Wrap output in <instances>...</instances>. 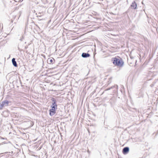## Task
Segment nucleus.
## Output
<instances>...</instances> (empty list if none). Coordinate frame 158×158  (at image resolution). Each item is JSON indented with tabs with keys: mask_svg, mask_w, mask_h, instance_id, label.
Listing matches in <instances>:
<instances>
[{
	"mask_svg": "<svg viewBox=\"0 0 158 158\" xmlns=\"http://www.w3.org/2000/svg\"><path fill=\"white\" fill-rule=\"evenodd\" d=\"M111 61L114 65L119 67H122L123 66L124 62L121 58H118L116 57L112 58L111 59Z\"/></svg>",
	"mask_w": 158,
	"mask_h": 158,
	"instance_id": "obj_1",
	"label": "nucleus"
},
{
	"mask_svg": "<svg viewBox=\"0 0 158 158\" xmlns=\"http://www.w3.org/2000/svg\"><path fill=\"white\" fill-rule=\"evenodd\" d=\"M11 102L8 101L7 100H6L2 101L0 104V106L1 107H3L5 106H10L11 104Z\"/></svg>",
	"mask_w": 158,
	"mask_h": 158,
	"instance_id": "obj_2",
	"label": "nucleus"
},
{
	"mask_svg": "<svg viewBox=\"0 0 158 158\" xmlns=\"http://www.w3.org/2000/svg\"><path fill=\"white\" fill-rule=\"evenodd\" d=\"M52 102V105L51 106L52 109H57V105L56 104V101L55 98H52L51 99Z\"/></svg>",
	"mask_w": 158,
	"mask_h": 158,
	"instance_id": "obj_3",
	"label": "nucleus"
},
{
	"mask_svg": "<svg viewBox=\"0 0 158 158\" xmlns=\"http://www.w3.org/2000/svg\"><path fill=\"white\" fill-rule=\"evenodd\" d=\"M129 147H125L123 149L122 152L123 154L126 155L129 152Z\"/></svg>",
	"mask_w": 158,
	"mask_h": 158,
	"instance_id": "obj_4",
	"label": "nucleus"
},
{
	"mask_svg": "<svg viewBox=\"0 0 158 158\" xmlns=\"http://www.w3.org/2000/svg\"><path fill=\"white\" fill-rule=\"evenodd\" d=\"M85 109H79L78 110V114L80 113L81 116L84 117L85 114Z\"/></svg>",
	"mask_w": 158,
	"mask_h": 158,
	"instance_id": "obj_5",
	"label": "nucleus"
},
{
	"mask_svg": "<svg viewBox=\"0 0 158 158\" xmlns=\"http://www.w3.org/2000/svg\"><path fill=\"white\" fill-rule=\"evenodd\" d=\"M56 109H49V115L51 116L53 115L56 113Z\"/></svg>",
	"mask_w": 158,
	"mask_h": 158,
	"instance_id": "obj_6",
	"label": "nucleus"
},
{
	"mask_svg": "<svg viewBox=\"0 0 158 158\" xmlns=\"http://www.w3.org/2000/svg\"><path fill=\"white\" fill-rule=\"evenodd\" d=\"M2 115L4 116V117H6L8 116L9 113V112L6 109L5 110L2 111Z\"/></svg>",
	"mask_w": 158,
	"mask_h": 158,
	"instance_id": "obj_7",
	"label": "nucleus"
},
{
	"mask_svg": "<svg viewBox=\"0 0 158 158\" xmlns=\"http://www.w3.org/2000/svg\"><path fill=\"white\" fill-rule=\"evenodd\" d=\"M130 7L133 9H136L137 8V4L134 1L131 5Z\"/></svg>",
	"mask_w": 158,
	"mask_h": 158,
	"instance_id": "obj_8",
	"label": "nucleus"
},
{
	"mask_svg": "<svg viewBox=\"0 0 158 158\" xmlns=\"http://www.w3.org/2000/svg\"><path fill=\"white\" fill-rule=\"evenodd\" d=\"M90 56V55L88 53L83 52L81 55V56L83 58H87Z\"/></svg>",
	"mask_w": 158,
	"mask_h": 158,
	"instance_id": "obj_9",
	"label": "nucleus"
},
{
	"mask_svg": "<svg viewBox=\"0 0 158 158\" xmlns=\"http://www.w3.org/2000/svg\"><path fill=\"white\" fill-rule=\"evenodd\" d=\"M15 60V58H12V62L14 66L15 67H17L18 65L17 64V62Z\"/></svg>",
	"mask_w": 158,
	"mask_h": 158,
	"instance_id": "obj_10",
	"label": "nucleus"
},
{
	"mask_svg": "<svg viewBox=\"0 0 158 158\" xmlns=\"http://www.w3.org/2000/svg\"><path fill=\"white\" fill-rule=\"evenodd\" d=\"M110 101L111 104L112 105H114V104L115 103L116 101L115 98H113L110 99Z\"/></svg>",
	"mask_w": 158,
	"mask_h": 158,
	"instance_id": "obj_11",
	"label": "nucleus"
},
{
	"mask_svg": "<svg viewBox=\"0 0 158 158\" xmlns=\"http://www.w3.org/2000/svg\"><path fill=\"white\" fill-rule=\"evenodd\" d=\"M118 87V86L117 85H115L114 86H111L110 88H107V90H109L111 89L114 88L115 89L114 90L116 91V90L117 89Z\"/></svg>",
	"mask_w": 158,
	"mask_h": 158,
	"instance_id": "obj_12",
	"label": "nucleus"
},
{
	"mask_svg": "<svg viewBox=\"0 0 158 158\" xmlns=\"http://www.w3.org/2000/svg\"><path fill=\"white\" fill-rule=\"evenodd\" d=\"M27 122L28 124H30L29 126V127H32L34 124V122L31 121V120H28L27 121Z\"/></svg>",
	"mask_w": 158,
	"mask_h": 158,
	"instance_id": "obj_13",
	"label": "nucleus"
},
{
	"mask_svg": "<svg viewBox=\"0 0 158 158\" xmlns=\"http://www.w3.org/2000/svg\"><path fill=\"white\" fill-rule=\"evenodd\" d=\"M53 62V60L52 59H48L47 60V62L49 64H52Z\"/></svg>",
	"mask_w": 158,
	"mask_h": 158,
	"instance_id": "obj_14",
	"label": "nucleus"
},
{
	"mask_svg": "<svg viewBox=\"0 0 158 158\" xmlns=\"http://www.w3.org/2000/svg\"><path fill=\"white\" fill-rule=\"evenodd\" d=\"M72 104L71 103L67 104L66 106H65V108H72Z\"/></svg>",
	"mask_w": 158,
	"mask_h": 158,
	"instance_id": "obj_15",
	"label": "nucleus"
},
{
	"mask_svg": "<svg viewBox=\"0 0 158 158\" xmlns=\"http://www.w3.org/2000/svg\"><path fill=\"white\" fill-rule=\"evenodd\" d=\"M26 110V111L29 114H31L32 113V111L31 110V109H29V110H27V109H25Z\"/></svg>",
	"mask_w": 158,
	"mask_h": 158,
	"instance_id": "obj_16",
	"label": "nucleus"
},
{
	"mask_svg": "<svg viewBox=\"0 0 158 158\" xmlns=\"http://www.w3.org/2000/svg\"><path fill=\"white\" fill-rule=\"evenodd\" d=\"M156 83V82L155 81L153 82L150 85V86L152 87L154 86Z\"/></svg>",
	"mask_w": 158,
	"mask_h": 158,
	"instance_id": "obj_17",
	"label": "nucleus"
},
{
	"mask_svg": "<svg viewBox=\"0 0 158 158\" xmlns=\"http://www.w3.org/2000/svg\"><path fill=\"white\" fill-rule=\"evenodd\" d=\"M24 38V36H22L20 39V40L22 41L23 40V39Z\"/></svg>",
	"mask_w": 158,
	"mask_h": 158,
	"instance_id": "obj_18",
	"label": "nucleus"
},
{
	"mask_svg": "<svg viewBox=\"0 0 158 158\" xmlns=\"http://www.w3.org/2000/svg\"><path fill=\"white\" fill-rule=\"evenodd\" d=\"M38 14H39V15L38 16H37V17H41V15H40L41 14V13L40 12H39Z\"/></svg>",
	"mask_w": 158,
	"mask_h": 158,
	"instance_id": "obj_19",
	"label": "nucleus"
},
{
	"mask_svg": "<svg viewBox=\"0 0 158 158\" xmlns=\"http://www.w3.org/2000/svg\"><path fill=\"white\" fill-rule=\"evenodd\" d=\"M18 50L19 51H21V49L19 48V47H18Z\"/></svg>",
	"mask_w": 158,
	"mask_h": 158,
	"instance_id": "obj_20",
	"label": "nucleus"
},
{
	"mask_svg": "<svg viewBox=\"0 0 158 158\" xmlns=\"http://www.w3.org/2000/svg\"><path fill=\"white\" fill-rule=\"evenodd\" d=\"M87 152H88V153H90V151H89V150H87Z\"/></svg>",
	"mask_w": 158,
	"mask_h": 158,
	"instance_id": "obj_21",
	"label": "nucleus"
},
{
	"mask_svg": "<svg viewBox=\"0 0 158 158\" xmlns=\"http://www.w3.org/2000/svg\"><path fill=\"white\" fill-rule=\"evenodd\" d=\"M1 137L2 139H5L4 138H3L2 137Z\"/></svg>",
	"mask_w": 158,
	"mask_h": 158,
	"instance_id": "obj_22",
	"label": "nucleus"
},
{
	"mask_svg": "<svg viewBox=\"0 0 158 158\" xmlns=\"http://www.w3.org/2000/svg\"><path fill=\"white\" fill-rule=\"evenodd\" d=\"M5 143L4 142H3V143H2H2ZM1 143H0V145H1Z\"/></svg>",
	"mask_w": 158,
	"mask_h": 158,
	"instance_id": "obj_23",
	"label": "nucleus"
},
{
	"mask_svg": "<svg viewBox=\"0 0 158 158\" xmlns=\"http://www.w3.org/2000/svg\"><path fill=\"white\" fill-rule=\"evenodd\" d=\"M88 131L89 133H90L89 131V130H88Z\"/></svg>",
	"mask_w": 158,
	"mask_h": 158,
	"instance_id": "obj_24",
	"label": "nucleus"
},
{
	"mask_svg": "<svg viewBox=\"0 0 158 158\" xmlns=\"http://www.w3.org/2000/svg\"><path fill=\"white\" fill-rule=\"evenodd\" d=\"M0 110H3V109H0Z\"/></svg>",
	"mask_w": 158,
	"mask_h": 158,
	"instance_id": "obj_25",
	"label": "nucleus"
},
{
	"mask_svg": "<svg viewBox=\"0 0 158 158\" xmlns=\"http://www.w3.org/2000/svg\"><path fill=\"white\" fill-rule=\"evenodd\" d=\"M142 4H143V2H142Z\"/></svg>",
	"mask_w": 158,
	"mask_h": 158,
	"instance_id": "obj_26",
	"label": "nucleus"
},
{
	"mask_svg": "<svg viewBox=\"0 0 158 158\" xmlns=\"http://www.w3.org/2000/svg\"><path fill=\"white\" fill-rule=\"evenodd\" d=\"M132 109H135V108H133Z\"/></svg>",
	"mask_w": 158,
	"mask_h": 158,
	"instance_id": "obj_27",
	"label": "nucleus"
}]
</instances>
